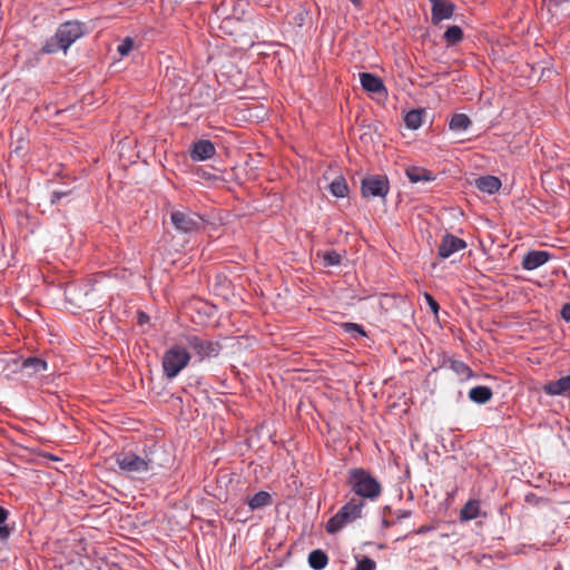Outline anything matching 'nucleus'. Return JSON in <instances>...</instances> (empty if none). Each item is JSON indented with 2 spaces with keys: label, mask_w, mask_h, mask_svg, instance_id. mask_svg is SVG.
Segmentation results:
<instances>
[{
  "label": "nucleus",
  "mask_w": 570,
  "mask_h": 570,
  "mask_svg": "<svg viewBox=\"0 0 570 570\" xmlns=\"http://www.w3.org/2000/svg\"><path fill=\"white\" fill-rule=\"evenodd\" d=\"M346 483L356 498L363 501H376L383 491L381 482L363 468H353L347 472Z\"/></svg>",
  "instance_id": "1"
},
{
  "label": "nucleus",
  "mask_w": 570,
  "mask_h": 570,
  "mask_svg": "<svg viewBox=\"0 0 570 570\" xmlns=\"http://www.w3.org/2000/svg\"><path fill=\"white\" fill-rule=\"evenodd\" d=\"M85 33L83 24L78 21H67L58 28L55 36L47 40L42 47L45 53L66 51L76 40Z\"/></svg>",
  "instance_id": "2"
},
{
  "label": "nucleus",
  "mask_w": 570,
  "mask_h": 570,
  "mask_svg": "<svg viewBox=\"0 0 570 570\" xmlns=\"http://www.w3.org/2000/svg\"><path fill=\"white\" fill-rule=\"evenodd\" d=\"M190 353L181 345H173L163 355L161 366L167 380L175 379L190 362Z\"/></svg>",
  "instance_id": "3"
},
{
  "label": "nucleus",
  "mask_w": 570,
  "mask_h": 570,
  "mask_svg": "<svg viewBox=\"0 0 570 570\" xmlns=\"http://www.w3.org/2000/svg\"><path fill=\"white\" fill-rule=\"evenodd\" d=\"M365 501L356 497L352 498L346 504H344L340 511L332 517L326 524V531L328 533H335L340 531L346 523H350L361 517Z\"/></svg>",
  "instance_id": "4"
},
{
  "label": "nucleus",
  "mask_w": 570,
  "mask_h": 570,
  "mask_svg": "<svg viewBox=\"0 0 570 570\" xmlns=\"http://www.w3.org/2000/svg\"><path fill=\"white\" fill-rule=\"evenodd\" d=\"M117 466L127 474L140 476L154 469V463L148 458H141L134 452H119L115 455Z\"/></svg>",
  "instance_id": "5"
},
{
  "label": "nucleus",
  "mask_w": 570,
  "mask_h": 570,
  "mask_svg": "<svg viewBox=\"0 0 570 570\" xmlns=\"http://www.w3.org/2000/svg\"><path fill=\"white\" fill-rule=\"evenodd\" d=\"M170 219L176 230L185 234H191L198 232L204 226L203 218L190 210H173Z\"/></svg>",
  "instance_id": "6"
},
{
  "label": "nucleus",
  "mask_w": 570,
  "mask_h": 570,
  "mask_svg": "<svg viewBox=\"0 0 570 570\" xmlns=\"http://www.w3.org/2000/svg\"><path fill=\"white\" fill-rule=\"evenodd\" d=\"M185 341L200 362L206 357L217 356L222 348L218 342L205 340L197 335H186Z\"/></svg>",
  "instance_id": "7"
},
{
  "label": "nucleus",
  "mask_w": 570,
  "mask_h": 570,
  "mask_svg": "<svg viewBox=\"0 0 570 570\" xmlns=\"http://www.w3.org/2000/svg\"><path fill=\"white\" fill-rule=\"evenodd\" d=\"M390 190V184L386 176L383 175H370L363 178L361 185L362 196L368 197H381L384 198Z\"/></svg>",
  "instance_id": "8"
},
{
  "label": "nucleus",
  "mask_w": 570,
  "mask_h": 570,
  "mask_svg": "<svg viewBox=\"0 0 570 570\" xmlns=\"http://www.w3.org/2000/svg\"><path fill=\"white\" fill-rule=\"evenodd\" d=\"M466 247L465 240L452 234H445L438 248V255L441 258H449L451 255Z\"/></svg>",
  "instance_id": "9"
},
{
  "label": "nucleus",
  "mask_w": 570,
  "mask_h": 570,
  "mask_svg": "<svg viewBox=\"0 0 570 570\" xmlns=\"http://www.w3.org/2000/svg\"><path fill=\"white\" fill-rule=\"evenodd\" d=\"M432 4V22L438 24L442 20L450 19L454 12V4L448 0H429Z\"/></svg>",
  "instance_id": "10"
},
{
  "label": "nucleus",
  "mask_w": 570,
  "mask_h": 570,
  "mask_svg": "<svg viewBox=\"0 0 570 570\" xmlns=\"http://www.w3.org/2000/svg\"><path fill=\"white\" fill-rule=\"evenodd\" d=\"M549 396L570 397V374L556 381H550L542 387Z\"/></svg>",
  "instance_id": "11"
},
{
  "label": "nucleus",
  "mask_w": 570,
  "mask_h": 570,
  "mask_svg": "<svg viewBox=\"0 0 570 570\" xmlns=\"http://www.w3.org/2000/svg\"><path fill=\"white\" fill-rule=\"evenodd\" d=\"M551 257V254L546 250H530L521 262V266L525 271H534L544 265Z\"/></svg>",
  "instance_id": "12"
},
{
  "label": "nucleus",
  "mask_w": 570,
  "mask_h": 570,
  "mask_svg": "<svg viewBox=\"0 0 570 570\" xmlns=\"http://www.w3.org/2000/svg\"><path fill=\"white\" fill-rule=\"evenodd\" d=\"M215 153L216 148L214 144L209 140L202 139L194 142L190 157L193 160L203 161L214 157Z\"/></svg>",
  "instance_id": "13"
},
{
  "label": "nucleus",
  "mask_w": 570,
  "mask_h": 570,
  "mask_svg": "<svg viewBox=\"0 0 570 570\" xmlns=\"http://www.w3.org/2000/svg\"><path fill=\"white\" fill-rule=\"evenodd\" d=\"M360 81L364 90L372 94L385 92V86L383 80L373 73L362 72L360 73Z\"/></svg>",
  "instance_id": "14"
},
{
  "label": "nucleus",
  "mask_w": 570,
  "mask_h": 570,
  "mask_svg": "<svg viewBox=\"0 0 570 570\" xmlns=\"http://www.w3.org/2000/svg\"><path fill=\"white\" fill-rule=\"evenodd\" d=\"M480 501L475 499L469 500L460 511V521H471L481 514Z\"/></svg>",
  "instance_id": "15"
},
{
  "label": "nucleus",
  "mask_w": 570,
  "mask_h": 570,
  "mask_svg": "<svg viewBox=\"0 0 570 570\" xmlns=\"http://www.w3.org/2000/svg\"><path fill=\"white\" fill-rule=\"evenodd\" d=\"M493 392L489 386L478 385L469 391V399L478 404H484L492 399Z\"/></svg>",
  "instance_id": "16"
},
{
  "label": "nucleus",
  "mask_w": 570,
  "mask_h": 570,
  "mask_svg": "<svg viewBox=\"0 0 570 570\" xmlns=\"http://www.w3.org/2000/svg\"><path fill=\"white\" fill-rule=\"evenodd\" d=\"M475 185L483 193L494 194L500 189L501 181L494 176H483L475 180Z\"/></svg>",
  "instance_id": "17"
},
{
  "label": "nucleus",
  "mask_w": 570,
  "mask_h": 570,
  "mask_svg": "<svg viewBox=\"0 0 570 570\" xmlns=\"http://www.w3.org/2000/svg\"><path fill=\"white\" fill-rule=\"evenodd\" d=\"M445 364L458 375L461 381H466L472 377L473 372L469 365L459 360L450 358Z\"/></svg>",
  "instance_id": "18"
},
{
  "label": "nucleus",
  "mask_w": 570,
  "mask_h": 570,
  "mask_svg": "<svg viewBox=\"0 0 570 570\" xmlns=\"http://www.w3.org/2000/svg\"><path fill=\"white\" fill-rule=\"evenodd\" d=\"M406 176L411 183L431 181L434 179L432 173L421 167H409L406 168Z\"/></svg>",
  "instance_id": "19"
},
{
  "label": "nucleus",
  "mask_w": 570,
  "mask_h": 570,
  "mask_svg": "<svg viewBox=\"0 0 570 570\" xmlns=\"http://www.w3.org/2000/svg\"><path fill=\"white\" fill-rule=\"evenodd\" d=\"M472 125L471 119L465 114H454L450 120L449 127L452 131H465Z\"/></svg>",
  "instance_id": "20"
},
{
  "label": "nucleus",
  "mask_w": 570,
  "mask_h": 570,
  "mask_svg": "<svg viewBox=\"0 0 570 570\" xmlns=\"http://www.w3.org/2000/svg\"><path fill=\"white\" fill-rule=\"evenodd\" d=\"M327 562H328V558H327L326 553L321 549L313 550L308 554V564L314 570L324 569L327 566Z\"/></svg>",
  "instance_id": "21"
},
{
  "label": "nucleus",
  "mask_w": 570,
  "mask_h": 570,
  "mask_svg": "<svg viewBox=\"0 0 570 570\" xmlns=\"http://www.w3.org/2000/svg\"><path fill=\"white\" fill-rule=\"evenodd\" d=\"M330 191L337 198H343L348 194V186L344 177L340 176L330 184Z\"/></svg>",
  "instance_id": "22"
},
{
  "label": "nucleus",
  "mask_w": 570,
  "mask_h": 570,
  "mask_svg": "<svg viewBox=\"0 0 570 570\" xmlns=\"http://www.w3.org/2000/svg\"><path fill=\"white\" fill-rule=\"evenodd\" d=\"M272 497L266 491H259L248 500V505L252 510H257L271 503Z\"/></svg>",
  "instance_id": "23"
},
{
  "label": "nucleus",
  "mask_w": 570,
  "mask_h": 570,
  "mask_svg": "<svg viewBox=\"0 0 570 570\" xmlns=\"http://www.w3.org/2000/svg\"><path fill=\"white\" fill-rule=\"evenodd\" d=\"M22 368L31 370L29 374L47 371V362L39 357H28L22 362Z\"/></svg>",
  "instance_id": "24"
},
{
  "label": "nucleus",
  "mask_w": 570,
  "mask_h": 570,
  "mask_svg": "<svg viewBox=\"0 0 570 570\" xmlns=\"http://www.w3.org/2000/svg\"><path fill=\"white\" fill-rule=\"evenodd\" d=\"M443 38L448 45H455L463 39V31L459 26H451L444 32Z\"/></svg>",
  "instance_id": "25"
},
{
  "label": "nucleus",
  "mask_w": 570,
  "mask_h": 570,
  "mask_svg": "<svg viewBox=\"0 0 570 570\" xmlns=\"http://www.w3.org/2000/svg\"><path fill=\"white\" fill-rule=\"evenodd\" d=\"M317 257H321L325 267L336 266L341 264L342 255L336 250H328L324 253H317Z\"/></svg>",
  "instance_id": "26"
},
{
  "label": "nucleus",
  "mask_w": 570,
  "mask_h": 570,
  "mask_svg": "<svg viewBox=\"0 0 570 570\" xmlns=\"http://www.w3.org/2000/svg\"><path fill=\"white\" fill-rule=\"evenodd\" d=\"M404 121L407 128L417 129L422 125V111L420 110H411L405 117Z\"/></svg>",
  "instance_id": "27"
},
{
  "label": "nucleus",
  "mask_w": 570,
  "mask_h": 570,
  "mask_svg": "<svg viewBox=\"0 0 570 570\" xmlns=\"http://www.w3.org/2000/svg\"><path fill=\"white\" fill-rule=\"evenodd\" d=\"M9 512L4 508L0 507V540H7L10 535V529L6 524Z\"/></svg>",
  "instance_id": "28"
},
{
  "label": "nucleus",
  "mask_w": 570,
  "mask_h": 570,
  "mask_svg": "<svg viewBox=\"0 0 570 570\" xmlns=\"http://www.w3.org/2000/svg\"><path fill=\"white\" fill-rule=\"evenodd\" d=\"M375 569H376L375 561L365 557L361 561H358L356 568H354L352 570H375Z\"/></svg>",
  "instance_id": "29"
},
{
  "label": "nucleus",
  "mask_w": 570,
  "mask_h": 570,
  "mask_svg": "<svg viewBox=\"0 0 570 570\" xmlns=\"http://www.w3.org/2000/svg\"><path fill=\"white\" fill-rule=\"evenodd\" d=\"M134 48V41L130 38H126L119 46L118 52L120 56L128 55Z\"/></svg>",
  "instance_id": "30"
},
{
  "label": "nucleus",
  "mask_w": 570,
  "mask_h": 570,
  "mask_svg": "<svg viewBox=\"0 0 570 570\" xmlns=\"http://www.w3.org/2000/svg\"><path fill=\"white\" fill-rule=\"evenodd\" d=\"M344 327H345L346 332H348V333H354L355 332V333H357L361 336H365V332H364L363 327L360 326L358 324L345 323Z\"/></svg>",
  "instance_id": "31"
},
{
  "label": "nucleus",
  "mask_w": 570,
  "mask_h": 570,
  "mask_svg": "<svg viewBox=\"0 0 570 570\" xmlns=\"http://www.w3.org/2000/svg\"><path fill=\"white\" fill-rule=\"evenodd\" d=\"M70 194H71V190L53 191L51 194L50 202L52 205L58 204L63 197H67Z\"/></svg>",
  "instance_id": "32"
},
{
  "label": "nucleus",
  "mask_w": 570,
  "mask_h": 570,
  "mask_svg": "<svg viewBox=\"0 0 570 570\" xmlns=\"http://www.w3.org/2000/svg\"><path fill=\"white\" fill-rule=\"evenodd\" d=\"M425 299L428 302V305L429 307L431 308V311L434 313V314H438L439 309H440V306L438 304V302L430 295V294H425Z\"/></svg>",
  "instance_id": "33"
},
{
  "label": "nucleus",
  "mask_w": 570,
  "mask_h": 570,
  "mask_svg": "<svg viewBox=\"0 0 570 570\" xmlns=\"http://www.w3.org/2000/svg\"><path fill=\"white\" fill-rule=\"evenodd\" d=\"M560 315L561 317L566 321V322H570V304H564L561 308V312H560Z\"/></svg>",
  "instance_id": "34"
},
{
  "label": "nucleus",
  "mask_w": 570,
  "mask_h": 570,
  "mask_svg": "<svg viewBox=\"0 0 570 570\" xmlns=\"http://www.w3.org/2000/svg\"><path fill=\"white\" fill-rule=\"evenodd\" d=\"M568 1L569 0H549L548 4L550 9H562L563 4H566Z\"/></svg>",
  "instance_id": "35"
},
{
  "label": "nucleus",
  "mask_w": 570,
  "mask_h": 570,
  "mask_svg": "<svg viewBox=\"0 0 570 570\" xmlns=\"http://www.w3.org/2000/svg\"><path fill=\"white\" fill-rule=\"evenodd\" d=\"M409 517H411V511H409V510H400V511H397V515H396L397 520H401V519H404V518H409Z\"/></svg>",
  "instance_id": "36"
},
{
  "label": "nucleus",
  "mask_w": 570,
  "mask_h": 570,
  "mask_svg": "<svg viewBox=\"0 0 570 570\" xmlns=\"http://www.w3.org/2000/svg\"><path fill=\"white\" fill-rule=\"evenodd\" d=\"M432 529H433V528H432V527H430V525H422V527H420V528L415 531V533H417V534H422V533H425V532H428V531H430V530H432Z\"/></svg>",
  "instance_id": "37"
},
{
  "label": "nucleus",
  "mask_w": 570,
  "mask_h": 570,
  "mask_svg": "<svg viewBox=\"0 0 570 570\" xmlns=\"http://www.w3.org/2000/svg\"><path fill=\"white\" fill-rule=\"evenodd\" d=\"M393 524H395V521H390V520H386V519H384V520L382 521V525H383L384 528H390V527H392Z\"/></svg>",
  "instance_id": "38"
}]
</instances>
